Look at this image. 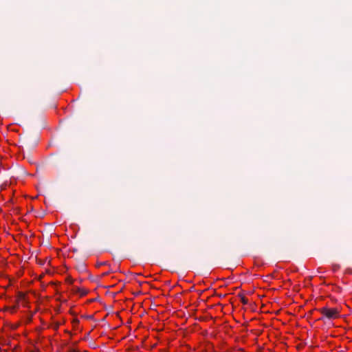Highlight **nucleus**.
Masks as SVG:
<instances>
[{"instance_id":"obj_4","label":"nucleus","mask_w":352,"mask_h":352,"mask_svg":"<svg viewBox=\"0 0 352 352\" xmlns=\"http://www.w3.org/2000/svg\"><path fill=\"white\" fill-rule=\"evenodd\" d=\"M68 352H81V351L74 349H70Z\"/></svg>"},{"instance_id":"obj_2","label":"nucleus","mask_w":352,"mask_h":352,"mask_svg":"<svg viewBox=\"0 0 352 352\" xmlns=\"http://www.w3.org/2000/svg\"><path fill=\"white\" fill-rule=\"evenodd\" d=\"M75 292L80 293L81 296H85L87 294V291L86 289H80V288H76Z\"/></svg>"},{"instance_id":"obj_8","label":"nucleus","mask_w":352,"mask_h":352,"mask_svg":"<svg viewBox=\"0 0 352 352\" xmlns=\"http://www.w3.org/2000/svg\"><path fill=\"white\" fill-rule=\"evenodd\" d=\"M84 265H82L81 267H80V269L84 268Z\"/></svg>"},{"instance_id":"obj_5","label":"nucleus","mask_w":352,"mask_h":352,"mask_svg":"<svg viewBox=\"0 0 352 352\" xmlns=\"http://www.w3.org/2000/svg\"><path fill=\"white\" fill-rule=\"evenodd\" d=\"M107 274H109V272L103 273V274H102V275H103V276H106V275H107Z\"/></svg>"},{"instance_id":"obj_1","label":"nucleus","mask_w":352,"mask_h":352,"mask_svg":"<svg viewBox=\"0 0 352 352\" xmlns=\"http://www.w3.org/2000/svg\"><path fill=\"white\" fill-rule=\"evenodd\" d=\"M321 313L322 315L329 319L336 318L338 316V311L336 309H329L324 307L321 309Z\"/></svg>"},{"instance_id":"obj_7","label":"nucleus","mask_w":352,"mask_h":352,"mask_svg":"<svg viewBox=\"0 0 352 352\" xmlns=\"http://www.w3.org/2000/svg\"><path fill=\"white\" fill-rule=\"evenodd\" d=\"M84 265H82L81 267H80V269L84 268Z\"/></svg>"},{"instance_id":"obj_3","label":"nucleus","mask_w":352,"mask_h":352,"mask_svg":"<svg viewBox=\"0 0 352 352\" xmlns=\"http://www.w3.org/2000/svg\"><path fill=\"white\" fill-rule=\"evenodd\" d=\"M241 302L244 304V305H247L248 303V300L247 298H245V297H242L241 298Z\"/></svg>"},{"instance_id":"obj_6","label":"nucleus","mask_w":352,"mask_h":352,"mask_svg":"<svg viewBox=\"0 0 352 352\" xmlns=\"http://www.w3.org/2000/svg\"><path fill=\"white\" fill-rule=\"evenodd\" d=\"M19 294H20L21 297H23V296H24L23 294H22V293H20Z\"/></svg>"},{"instance_id":"obj_9","label":"nucleus","mask_w":352,"mask_h":352,"mask_svg":"<svg viewBox=\"0 0 352 352\" xmlns=\"http://www.w3.org/2000/svg\"><path fill=\"white\" fill-rule=\"evenodd\" d=\"M31 352H39L38 351H31Z\"/></svg>"}]
</instances>
